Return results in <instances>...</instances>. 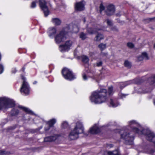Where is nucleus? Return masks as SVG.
<instances>
[{
  "mask_svg": "<svg viewBox=\"0 0 155 155\" xmlns=\"http://www.w3.org/2000/svg\"><path fill=\"white\" fill-rule=\"evenodd\" d=\"M113 93V87L111 86L108 87V92L105 89H100L93 91L90 97L92 102L95 104L102 103L106 101L108 95H110Z\"/></svg>",
  "mask_w": 155,
  "mask_h": 155,
  "instance_id": "obj_1",
  "label": "nucleus"
},
{
  "mask_svg": "<svg viewBox=\"0 0 155 155\" xmlns=\"http://www.w3.org/2000/svg\"><path fill=\"white\" fill-rule=\"evenodd\" d=\"M129 124L132 130L134 132L139 134H144L146 136L147 140L150 141L152 142L155 145V134L149 129H144L142 130H140L137 127L139 124L135 121L132 120L129 123Z\"/></svg>",
  "mask_w": 155,
  "mask_h": 155,
  "instance_id": "obj_2",
  "label": "nucleus"
},
{
  "mask_svg": "<svg viewBox=\"0 0 155 155\" xmlns=\"http://www.w3.org/2000/svg\"><path fill=\"white\" fill-rule=\"evenodd\" d=\"M84 128L81 123L78 122L76 124L74 129L72 130L69 133L68 137L71 140H74L77 139L80 134L83 133Z\"/></svg>",
  "mask_w": 155,
  "mask_h": 155,
  "instance_id": "obj_3",
  "label": "nucleus"
},
{
  "mask_svg": "<svg viewBox=\"0 0 155 155\" xmlns=\"http://www.w3.org/2000/svg\"><path fill=\"white\" fill-rule=\"evenodd\" d=\"M120 134L121 138L124 140L125 143L127 145H131L133 144L134 135L126 130H121L119 131Z\"/></svg>",
  "mask_w": 155,
  "mask_h": 155,
  "instance_id": "obj_4",
  "label": "nucleus"
},
{
  "mask_svg": "<svg viewBox=\"0 0 155 155\" xmlns=\"http://www.w3.org/2000/svg\"><path fill=\"white\" fill-rule=\"evenodd\" d=\"M14 105L15 102L13 100L6 97L0 98V110H5Z\"/></svg>",
  "mask_w": 155,
  "mask_h": 155,
  "instance_id": "obj_5",
  "label": "nucleus"
},
{
  "mask_svg": "<svg viewBox=\"0 0 155 155\" xmlns=\"http://www.w3.org/2000/svg\"><path fill=\"white\" fill-rule=\"evenodd\" d=\"M62 73L64 78L67 80L71 81L75 78L71 71L68 68H65L63 69Z\"/></svg>",
  "mask_w": 155,
  "mask_h": 155,
  "instance_id": "obj_6",
  "label": "nucleus"
},
{
  "mask_svg": "<svg viewBox=\"0 0 155 155\" xmlns=\"http://www.w3.org/2000/svg\"><path fill=\"white\" fill-rule=\"evenodd\" d=\"M67 33L64 31H61L57 34L55 37V41L57 44H59L66 40L67 37Z\"/></svg>",
  "mask_w": 155,
  "mask_h": 155,
  "instance_id": "obj_7",
  "label": "nucleus"
},
{
  "mask_svg": "<svg viewBox=\"0 0 155 155\" xmlns=\"http://www.w3.org/2000/svg\"><path fill=\"white\" fill-rule=\"evenodd\" d=\"M21 79L23 80L21 87L20 89L21 93L25 94H28L29 92V87L28 83L26 81L25 78L23 75L21 76Z\"/></svg>",
  "mask_w": 155,
  "mask_h": 155,
  "instance_id": "obj_8",
  "label": "nucleus"
},
{
  "mask_svg": "<svg viewBox=\"0 0 155 155\" xmlns=\"http://www.w3.org/2000/svg\"><path fill=\"white\" fill-rule=\"evenodd\" d=\"M39 4L40 8L44 12L45 16H47L49 11L46 2L45 0H39Z\"/></svg>",
  "mask_w": 155,
  "mask_h": 155,
  "instance_id": "obj_9",
  "label": "nucleus"
},
{
  "mask_svg": "<svg viewBox=\"0 0 155 155\" xmlns=\"http://www.w3.org/2000/svg\"><path fill=\"white\" fill-rule=\"evenodd\" d=\"M73 44V42L71 41H68L66 42L65 44L60 45L59 46L60 50L61 52L68 50L71 46Z\"/></svg>",
  "mask_w": 155,
  "mask_h": 155,
  "instance_id": "obj_10",
  "label": "nucleus"
},
{
  "mask_svg": "<svg viewBox=\"0 0 155 155\" xmlns=\"http://www.w3.org/2000/svg\"><path fill=\"white\" fill-rule=\"evenodd\" d=\"M84 5V3L83 1L77 2L76 3L75 5V9L77 11H83L85 9Z\"/></svg>",
  "mask_w": 155,
  "mask_h": 155,
  "instance_id": "obj_11",
  "label": "nucleus"
},
{
  "mask_svg": "<svg viewBox=\"0 0 155 155\" xmlns=\"http://www.w3.org/2000/svg\"><path fill=\"white\" fill-rule=\"evenodd\" d=\"M115 11V9L114 6L112 5H110L107 7L106 13L107 15H111L114 13Z\"/></svg>",
  "mask_w": 155,
  "mask_h": 155,
  "instance_id": "obj_12",
  "label": "nucleus"
},
{
  "mask_svg": "<svg viewBox=\"0 0 155 155\" xmlns=\"http://www.w3.org/2000/svg\"><path fill=\"white\" fill-rule=\"evenodd\" d=\"M56 122V120L55 119L51 120L47 122L45 127V131L48 130L50 127H52Z\"/></svg>",
  "mask_w": 155,
  "mask_h": 155,
  "instance_id": "obj_13",
  "label": "nucleus"
},
{
  "mask_svg": "<svg viewBox=\"0 0 155 155\" xmlns=\"http://www.w3.org/2000/svg\"><path fill=\"white\" fill-rule=\"evenodd\" d=\"M100 131V129L97 125H95L91 128L89 131L90 133L95 134L99 133Z\"/></svg>",
  "mask_w": 155,
  "mask_h": 155,
  "instance_id": "obj_14",
  "label": "nucleus"
},
{
  "mask_svg": "<svg viewBox=\"0 0 155 155\" xmlns=\"http://www.w3.org/2000/svg\"><path fill=\"white\" fill-rule=\"evenodd\" d=\"M58 136L56 135H54L52 136L47 137L45 138L44 141L45 142H52L54 141L58 138Z\"/></svg>",
  "mask_w": 155,
  "mask_h": 155,
  "instance_id": "obj_15",
  "label": "nucleus"
},
{
  "mask_svg": "<svg viewBox=\"0 0 155 155\" xmlns=\"http://www.w3.org/2000/svg\"><path fill=\"white\" fill-rule=\"evenodd\" d=\"M101 30V29L99 28H88L87 29V31L88 33L92 34L97 32L98 31Z\"/></svg>",
  "mask_w": 155,
  "mask_h": 155,
  "instance_id": "obj_16",
  "label": "nucleus"
},
{
  "mask_svg": "<svg viewBox=\"0 0 155 155\" xmlns=\"http://www.w3.org/2000/svg\"><path fill=\"white\" fill-rule=\"evenodd\" d=\"M119 105V104L118 103L116 100L111 99L110 102L109 106L113 107H116Z\"/></svg>",
  "mask_w": 155,
  "mask_h": 155,
  "instance_id": "obj_17",
  "label": "nucleus"
},
{
  "mask_svg": "<svg viewBox=\"0 0 155 155\" xmlns=\"http://www.w3.org/2000/svg\"><path fill=\"white\" fill-rule=\"evenodd\" d=\"M133 81H127L125 82H121L120 83V88L122 89L126 86L133 83Z\"/></svg>",
  "mask_w": 155,
  "mask_h": 155,
  "instance_id": "obj_18",
  "label": "nucleus"
},
{
  "mask_svg": "<svg viewBox=\"0 0 155 155\" xmlns=\"http://www.w3.org/2000/svg\"><path fill=\"white\" fill-rule=\"evenodd\" d=\"M57 31L56 30L55 28H51L50 30V34L49 35V37L51 38H52L53 36L56 33Z\"/></svg>",
  "mask_w": 155,
  "mask_h": 155,
  "instance_id": "obj_19",
  "label": "nucleus"
},
{
  "mask_svg": "<svg viewBox=\"0 0 155 155\" xmlns=\"http://www.w3.org/2000/svg\"><path fill=\"white\" fill-rule=\"evenodd\" d=\"M143 58L148 59V56L146 53L145 52H143L141 56L139 57L138 60L140 61L142 60Z\"/></svg>",
  "mask_w": 155,
  "mask_h": 155,
  "instance_id": "obj_20",
  "label": "nucleus"
},
{
  "mask_svg": "<svg viewBox=\"0 0 155 155\" xmlns=\"http://www.w3.org/2000/svg\"><path fill=\"white\" fill-rule=\"evenodd\" d=\"M52 22L56 25H59L61 23V21L58 18H54L52 19Z\"/></svg>",
  "mask_w": 155,
  "mask_h": 155,
  "instance_id": "obj_21",
  "label": "nucleus"
},
{
  "mask_svg": "<svg viewBox=\"0 0 155 155\" xmlns=\"http://www.w3.org/2000/svg\"><path fill=\"white\" fill-rule=\"evenodd\" d=\"M19 108H20V109L23 110H24L25 112L27 113L28 114H32V112L31 110L29 109L28 108L25 107L23 106H19Z\"/></svg>",
  "mask_w": 155,
  "mask_h": 155,
  "instance_id": "obj_22",
  "label": "nucleus"
},
{
  "mask_svg": "<svg viewBox=\"0 0 155 155\" xmlns=\"http://www.w3.org/2000/svg\"><path fill=\"white\" fill-rule=\"evenodd\" d=\"M82 61L84 63H87L89 61V58L88 57L85 55H83L82 56Z\"/></svg>",
  "mask_w": 155,
  "mask_h": 155,
  "instance_id": "obj_23",
  "label": "nucleus"
},
{
  "mask_svg": "<svg viewBox=\"0 0 155 155\" xmlns=\"http://www.w3.org/2000/svg\"><path fill=\"white\" fill-rule=\"evenodd\" d=\"M96 41H99L103 38V35L101 34H98L96 37Z\"/></svg>",
  "mask_w": 155,
  "mask_h": 155,
  "instance_id": "obj_24",
  "label": "nucleus"
},
{
  "mask_svg": "<svg viewBox=\"0 0 155 155\" xmlns=\"http://www.w3.org/2000/svg\"><path fill=\"white\" fill-rule=\"evenodd\" d=\"M19 113V111L18 109H13L11 111V114L12 116L18 114Z\"/></svg>",
  "mask_w": 155,
  "mask_h": 155,
  "instance_id": "obj_25",
  "label": "nucleus"
},
{
  "mask_svg": "<svg viewBox=\"0 0 155 155\" xmlns=\"http://www.w3.org/2000/svg\"><path fill=\"white\" fill-rule=\"evenodd\" d=\"M108 155H119V153L117 151H108L107 152Z\"/></svg>",
  "mask_w": 155,
  "mask_h": 155,
  "instance_id": "obj_26",
  "label": "nucleus"
},
{
  "mask_svg": "<svg viewBox=\"0 0 155 155\" xmlns=\"http://www.w3.org/2000/svg\"><path fill=\"white\" fill-rule=\"evenodd\" d=\"M98 47L101 51H103L106 48V45L103 43H101L98 45Z\"/></svg>",
  "mask_w": 155,
  "mask_h": 155,
  "instance_id": "obj_27",
  "label": "nucleus"
},
{
  "mask_svg": "<svg viewBox=\"0 0 155 155\" xmlns=\"http://www.w3.org/2000/svg\"><path fill=\"white\" fill-rule=\"evenodd\" d=\"M124 64L125 66L128 68H130L131 66L130 63L128 61H125Z\"/></svg>",
  "mask_w": 155,
  "mask_h": 155,
  "instance_id": "obj_28",
  "label": "nucleus"
},
{
  "mask_svg": "<svg viewBox=\"0 0 155 155\" xmlns=\"http://www.w3.org/2000/svg\"><path fill=\"white\" fill-rule=\"evenodd\" d=\"M68 123L66 121H64L62 124L61 127L63 128H66L68 127Z\"/></svg>",
  "mask_w": 155,
  "mask_h": 155,
  "instance_id": "obj_29",
  "label": "nucleus"
},
{
  "mask_svg": "<svg viewBox=\"0 0 155 155\" xmlns=\"http://www.w3.org/2000/svg\"><path fill=\"white\" fill-rule=\"evenodd\" d=\"M80 37L82 40H84L86 38V35L83 32H82L80 35Z\"/></svg>",
  "mask_w": 155,
  "mask_h": 155,
  "instance_id": "obj_30",
  "label": "nucleus"
},
{
  "mask_svg": "<svg viewBox=\"0 0 155 155\" xmlns=\"http://www.w3.org/2000/svg\"><path fill=\"white\" fill-rule=\"evenodd\" d=\"M143 152L148 154H152L154 152V151L153 150L148 149L146 151H144Z\"/></svg>",
  "mask_w": 155,
  "mask_h": 155,
  "instance_id": "obj_31",
  "label": "nucleus"
},
{
  "mask_svg": "<svg viewBox=\"0 0 155 155\" xmlns=\"http://www.w3.org/2000/svg\"><path fill=\"white\" fill-rule=\"evenodd\" d=\"M105 9V7L102 3H101L100 6V11L101 12L104 10Z\"/></svg>",
  "mask_w": 155,
  "mask_h": 155,
  "instance_id": "obj_32",
  "label": "nucleus"
},
{
  "mask_svg": "<svg viewBox=\"0 0 155 155\" xmlns=\"http://www.w3.org/2000/svg\"><path fill=\"white\" fill-rule=\"evenodd\" d=\"M9 153L5 150H0V155L8 154Z\"/></svg>",
  "mask_w": 155,
  "mask_h": 155,
  "instance_id": "obj_33",
  "label": "nucleus"
},
{
  "mask_svg": "<svg viewBox=\"0 0 155 155\" xmlns=\"http://www.w3.org/2000/svg\"><path fill=\"white\" fill-rule=\"evenodd\" d=\"M105 21L106 22L107 24L109 25H112V21L109 19H107Z\"/></svg>",
  "mask_w": 155,
  "mask_h": 155,
  "instance_id": "obj_34",
  "label": "nucleus"
},
{
  "mask_svg": "<svg viewBox=\"0 0 155 155\" xmlns=\"http://www.w3.org/2000/svg\"><path fill=\"white\" fill-rule=\"evenodd\" d=\"M36 6V3L35 2H33L31 5V8H35Z\"/></svg>",
  "mask_w": 155,
  "mask_h": 155,
  "instance_id": "obj_35",
  "label": "nucleus"
},
{
  "mask_svg": "<svg viewBox=\"0 0 155 155\" xmlns=\"http://www.w3.org/2000/svg\"><path fill=\"white\" fill-rule=\"evenodd\" d=\"M3 66L2 64H0V74H1L3 72Z\"/></svg>",
  "mask_w": 155,
  "mask_h": 155,
  "instance_id": "obj_36",
  "label": "nucleus"
},
{
  "mask_svg": "<svg viewBox=\"0 0 155 155\" xmlns=\"http://www.w3.org/2000/svg\"><path fill=\"white\" fill-rule=\"evenodd\" d=\"M151 79L152 81L151 84H153L155 83V75L151 78Z\"/></svg>",
  "mask_w": 155,
  "mask_h": 155,
  "instance_id": "obj_37",
  "label": "nucleus"
},
{
  "mask_svg": "<svg viewBox=\"0 0 155 155\" xmlns=\"http://www.w3.org/2000/svg\"><path fill=\"white\" fill-rule=\"evenodd\" d=\"M127 46L129 48H133L134 45L132 43L129 42L127 44Z\"/></svg>",
  "mask_w": 155,
  "mask_h": 155,
  "instance_id": "obj_38",
  "label": "nucleus"
},
{
  "mask_svg": "<svg viewBox=\"0 0 155 155\" xmlns=\"http://www.w3.org/2000/svg\"><path fill=\"white\" fill-rule=\"evenodd\" d=\"M82 77L84 80H87V77L85 74H83Z\"/></svg>",
  "mask_w": 155,
  "mask_h": 155,
  "instance_id": "obj_39",
  "label": "nucleus"
},
{
  "mask_svg": "<svg viewBox=\"0 0 155 155\" xmlns=\"http://www.w3.org/2000/svg\"><path fill=\"white\" fill-rule=\"evenodd\" d=\"M119 96L121 98H123L124 97H125L127 95L124 94H119Z\"/></svg>",
  "mask_w": 155,
  "mask_h": 155,
  "instance_id": "obj_40",
  "label": "nucleus"
},
{
  "mask_svg": "<svg viewBox=\"0 0 155 155\" xmlns=\"http://www.w3.org/2000/svg\"><path fill=\"white\" fill-rule=\"evenodd\" d=\"M97 66H100L102 64V62L101 61H100L97 63Z\"/></svg>",
  "mask_w": 155,
  "mask_h": 155,
  "instance_id": "obj_41",
  "label": "nucleus"
},
{
  "mask_svg": "<svg viewBox=\"0 0 155 155\" xmlns=\"http://www.w3.org/2000/svg\"><path fill=\"white\" fill-rule=\"evenodd\" d=\"M16 71L15 68H13L12 70V72L13 73H15L16 72Z\"/></svg>",
  "mask_w": 155,
  "mask_h": 155,
  "instance_id": "obj_42",
  "label": "nucleus"
},
{
  "mask_svg": "<svg viewBox=\"0 0 155 155\" xmlns=\"http://www.w3.org/2000/svg\"><path fill=\"white\" fill-rule=\"evenodd\" d=\"M113 30L114 31H117V29L116 27H114L113 29Z\"/></svg>",
  "mask_w": 155,
  "mask_h": 155,
  "instance_id": "obj_43",
  "label": "nucleus"
},
{
  "mask_svg": "<svg viewBox=\"0 0 155 155\" xmlns=\"http://www.w3.org/2000/svg\"><path fill=\"white\" fill-rule=\"evenodd\" d=\"M25 68H23L22 69V71H24V70H25Z\"/></svg>",
  "mask_w": 155,
  "mask_h": 155,
  "instance_id": "obj_44",
  "label": "nucleus"
},
{
  "mask_svg": "<svg viewBox=\"0 0 155 155\" xmlns=\"http://www.w3.org/2000/svg\"><path fill=\"white\" fill-rule=\"evenodd\" d=\"M37 83V81H35L34 82L33 84H36Z\"/></svg>",
  "mask_w": 155,
  "mask_h": 155,
  "instance_id": "obj_45",
  "label": "nucleus"
},
{
  "mask_svg": "<svg viewBox=\"0 0 155 155\" xmlns=\"http://www.w3.org/2000/svg\"><path fill=\"white\" fill-rule=\"evenodd\" d=\"M155 18V17L154 18H151V20H153Z\"/></svg>",
  "mask_w": 155,
  "mask_h": 155,
  "instance_id": "obj_46",
  "label": "nucleus"
},
{
  "mask_svg": "<svg viewBox=\"0 0 155 155\" xmlns=\"http://www.w3.org/2000/svg\"><path fill=\"white\" fill-rule=\"evenodd\" d=\"M85 21H86V20H85V19H84V22H85Z\"/></svg>",
  "mask_w": 155,
  "mask_h": 155,
  "instance_id": "obj_47",
  "label": "nucleus"
},
{
  "mask_svg": "<svg viewBox=\"0 0 155 155\" xmlns=\"http://www.w3.org/2000/svg\"><path fill=\"white\" fill-rule=\"evenodd\" d=\"M154 105H155V101H154Z\"/></svg>",
  "mask_w": 155,
  "mask_h": 155,
  "instance_id": "obj_48",
  "label": "nucleus"
},
{
  "mask_svg": "<svg viewBox=\"0 0 155 155\" xmlns=\"http://www.w3.org/2000/svg\"><path fill=\"white\" fill-rule=\"evenodd\" d=\"M154 48H155V44H154Z\"/></svg>",
  "mask_w": 155,
  "mask_h": 155,
  "instance_id": "obj_49",
  "label": "nucleus"
},
{
  "mask_svg": "<svg viewBox=\"0 0 155 155\" xmlns=\"http://www.w3.org/2000/svg\"><path fill=\"white\" fill-rule=\"evenodd\" d=\"M112 144H111V146H110V147H112Z\"/></svg>",
  "mask_w": 155,
  "mask_h": 155,
  "instance_id": "obj_50",
  "label": "nucleus"
}]
</instances>
